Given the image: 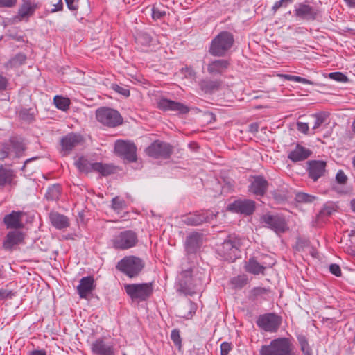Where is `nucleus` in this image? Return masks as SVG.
<instances>
[{
    "label": "nucleus",
    "instance_id": "f257e3e1",
    "mask_svg": "<svg viewBox=\"0 0 355 355\" xmlns=\"http://www.w3.org/2000/svg\"><path fill=\"white\" fill-rule=\"evenodd\" d=\"M234 44L233 34L227 31H221L211 40L209 53L215 57H224L232 48Z\"/></svg>",
    "mask_w": 355,
    "mask_h": 355
},
{
    "label": "nucleus",
    "instance_id": "f03ea898",
    "mask_svg": "<svg viewBox=\"0 0 355 355\" xmlns=\"http://www.w3.org/2000/svg\"><path fill=\"white\" fill-rule=\"evenodd\" d=\"M259 355H293L292 340L286 337L272 339L269 344L261 347Z\"/></svg>",
    "mask_w": 355,
    "mask_h": 355
},
{
    "label": "nucleus",
    "instance_id": "7ed1b4c3",
    "mask_svg": "<svg viewBox=\"0 0 355 355\" xmlns=\"http://www.w3.org/2000/svg\"><path fill=\"white\" fill-rule=\"evenodd\" d=\"M144 267V261L133 255L125 256L116 265V270L129 278L138 277Z\"/></svg>",
    "mask_w": 355,
    "mask_h": 355
},
{
    "label": "nucleus",
    "instance_id": "20e7f679",
    "mask_svg": "<svg viewBox=\"0 0 355 355\" xmlns=\"http://www.w3.org/2000/svg\"><path fill=\"white\" fill-rule=\"evenodd\" d=\"M124 289L132 301L137 302L148 300L154 290L153 282L125 284Z\"/></svg>",
    "mask_w": 355,
    "mask_h": 355
},
{
    "label": "nucleus",
    "instance_id": "39448f33",
    "mask_svg": "<svg viewBox=\"0 0 355 355\" xmlns=\"http://www.w3.org/2000/svg\"><path fill=\"white\" fill-rule=\"evenodd\" d=\"M241 240L235 236H229L218 247V254L225 261L234 262L240 256Z\"/></svg>",
    "mask_w": 355,
    "mask_h": 355
},
{
    "label": "nucleus",
    "instance_id": "423d86ee",
    "mask_svg": "<svg viewBox=\"0 0 355 355\" xmlns=\"http://www.w3.org/2000/svg\"><path fill=\"white\" fill-rule=\"evenodd\" d=\"M96 118L103 125L114 128L123 123L120 113L112 108L102 107L96 110Z\"/></svg>",
    "mask_w": 355,
    "mask_h": 355
},
{
    "label": "nucleus",
    "instance_id": "0eeeda50",
    "mask_svg": "<svg viewBox=\"0 0 355 355\" xmlns=\"http://www.w3.org/2000/svg\"><path fill=\"white\" fill-rule=\"evenodd\" d=\"M112 243L113 247L116 250H128L135 247L137 244V234L132 230H123L119 232L113 237Z\"/></svg>",
    "mask_w": 355,
    "mask_h": 355
},
{
    "label": "nucleus",
    "instance_id": "6e6552de",
    "mask_svg": "<svg viewBox=\"0 0 355 355\" xmlns=\"http://www.w3.org/2000/svg\"><path fill=\"white\" fill-rule=\"evenodd\" d=\"M196 285L192 277V270L189 268L182 271L175 284L176 291L184 295H192L196 293Z\"/></svg>",
    "mask_w": 355,
    "mask_h": 355
},
{
    "label": "nucleus",
    "instance_id": "1a4fd4ad",
    "mask_svg": "<svg viewBox=\"0 0 355 355\" xmlns=\"http://www.w3.org/2000/svg\"><path fill=\"white\" fill-rule=\"evenodd\" d=\"M216 218V214L207 209L189 213L183 216L182 221L187 225L198 226L203 223H211Z\"/></svg>",
    "mask_w": 355,
    "mask_h": 355
},
{
    "label": "nucleus",
    "instance_id": "9d476101",
    "mask_svg": "<svg viewBox=\"0 0 355 355\" xmlns=\"http://www.w3.org/2000/svg\"><path fill=\"white\" fill-rule=\"evenodd\" d=\"M282 322V318L275 313H268L260 315L256 321V324L259 328L270 333L277 332Z\"/></svg>",
    "mask_w": 355,
    "mask_h": 355
},
{
    "label": "nucleus",
    "instance_id": "9b49d317",
    "mask_svg": "<svg viewBox=\"0 0 355 355\" xmlns=\"http://www.w3.org/2000/svg\"><path fill=\"white\" fill-rule=\"evenodd\" d=\"M146 153L155 159H168L173 153V146L160 140H155L146 149Z\"/></svg>",
    "mask_w": 355,
    "mask_h": 355
},
{
    "label": "nucleus",
    "instance_id": "f8f14e48",
    "mask_svg": "<svg viewBox=\"0 0 355 355\" xmlns=\"http://www.w3.org/2000/svg\"><path fill=\"white\" fill-rule=\"evenodd\" d=\"M114 150L119 157L128 162L137 161V146L133 142L118 140L115 143Z\"/></svg>",
    "mask_w": 355,
    "mask_h": 355
},
{
    "label": "nucleus",
    "instance_id": "ddd939ff",
    "mask_svg": "<svg viewBox=\"0 0 355 355\" xmlns=\"http://www.w3.org/2000/svg\"><path fill=\"white\" fill-rule=\"evenodd\" d=\"M261 223L276 233H283L288 230L287 223L284 216L279 214H266L261 217Z\"/></svg>",
    "mask_w": 355,
    "mask_h": 355
},
{
    "label": "nucleus",
    "instance_id": "4468645a",
    "mask_svg": "<svg viewBox=\"0 0 355 355\" xmlns=\"http://www.w3.org/2000/svg\"><path fill=\"white\" fill-rule=\"evenodd\" d=\"M157 107L163 112L171 111L180 114H187L190 110L187 105L180 102L167 99L164 97H162L157 100Z\"/></svg>",
    "mask_w": 355,
    "mask_h": 355
},
{
    "label": "nucleus",
    "instance_id": "2eb2a0df",
    "mask_svg": "<svg viewBox=\"0 0 355 355\" xmlns=\"http://www.w3.org/2000/svg\"><path fill=\"white\" fill-rule=\"evenodd\" d=\"M295 16L305 21H314L317 19L319 10L306 2L300 3L295 6Z\"/></svg>",
    "mask_w": 355,
    "mask_h": 355
},
{
    "label": "nucleus",
    "instance_id": "dca6fc26",
    "mask_svg": "<svg viewBox=\"0 0 355 355\" xmlns=\"http://www.w3.org/2000/svg\"><path fill=\"white\" fill-rule=\"evenodd\" d=\"M83 141V137L79 134L71 132L66 135L60 140L61 153L63 156L69 155Z\"/></svg>",
    "mask_w": 355,
    "mask_h": 355
},
{
    "label": "nucleus",
    "instance_id": "f3484780",
    "mask_svg": "<svg viewBox=\"0 0 355 355\" xmlns=\"http://www.w3.org/2000/svg\"><path fill=\"white\" fill-rule=\"evenodd\" d=\"M256 208V202L251 199L237 200L228 205V209L236 213L250 216Z\"/></svg>",
    "mask_w": 355,
    "mask_h": 355
},
{
    "label": "nucleus",
    "instance_id": "a211bd4d",
    "mask_svg": "<svg viewBox=\"0 0 355 355\" xmlns=\"http://www.w3.org/2000/svg\"><path fill=\"white\" fill-rule=\"evenodd\" d=\"M252 179L248 191L256 196L263 197L270 185L268 181L263 175H254Z\"/></svg>",
    "mask_w": 355,
    "mask_h": 355
},
{
    "label": "nucleus",
    "instance_id": "6ab92c4d",
    "mask_svg": "<svg viewBox=\"0 0 355 355\" xmlns=\"http://www.w3.org/2000/svg\"><path fill=\"white\" fill-rule=\"evenodd\" d=\"M327 163L323 160H309L307 162V172L310 179L316 182L326 173Z\"/></svg>",
    "mask_w": 355,
    "mask_h": 355
},
{
    "label": "nucleus",
    "instance_id": "aec40b11",
    "mask_svg": "<svg viewBox=\"0 0 355 355\" xmlns=\"http://www.w3.org/2000/svg\"><path fill=\"white\" fill-rule=\"evenodd\" d=\"M16 173L13 169L0 166V189L16 186Z\"/></svg>",
    "mask_w": 355,
    "mask_h": 355
},
{
    "label": "nucleus",
    "instance_id": "412c9836",
    "mask_svg": "<svg viewBox=\"0 0 355 355\" xmlns=\"http://www.w3.org/2000/svg\"><path fill=\"white\" fill-rule=\"evenodd\" d=\"M230 66V62L225 59L211 60L207 67L209 74L216 76L225 73Z\"/></svg>",
    "mask_w": 355,
    "mask_h": 355
},
{
    "label": "nucleus",
    "instance_id": "4be33fe9",
    "mask_svg": "<svg viewBox=\"0 0 355 355\" xmlns=\"http://www.w3.org/2000/svg\"><path fill=\"white\" fill-rule=\"evenodd\" d=\"M91 351L94 355H114L113 345L107 343L103 338H99L92 343Z\"/></svg>",
    "mask_w": 355,
    "mask_h": 355
},
{
    "label": "nucleus",
    "instance_id": "5701e85b",
    "mask_svg": "<svg viewBox=\"0 0 355 355\" xmlns=\"http://www.w3.org/2000/svg\"><path fill=\"white\" fill-rule=\"evenodd\" d=\"M202 243V234L193 232L188 235L185 240V250L188 254H193Z\"/></svg>",
    "mask_w": 355,
    "mask_h": 355
},
{
    "label": "nucleus",
    "instance_id": "b1692460",
    "mask_svg": "<svg viewBox=\"0 0 355 355\" xmlns=\"http://www.w3.org/2000/svg\"><path fill=\"white\" fill-rule=\"evenodd\" d=\"M24 234L18 230L10 231L3 243V247L5 250L12 251L15 245L24 242Z\"/></svg>",
    "mask_w": 355,
    "mask_h": 355
},
{
    "label": "nucleus",
    "instance_id": "393cba45",
    "mask_svg": "<svg viewBox=\"0 0 355 355\" xmlns=\"http://www.w3.org/2000/svg\"><path fill=\"white\" fill-rule=\"evenodd\" d=\"M24 213L20 211H12L3 218V223L7 229L18 230L24 227L21 218Z\"/></svg>",
    "mask_w": 355,
    "mask_h": 355
},
{
    "label": "nucleus",
    "instance_id": "a878e982",
    "mask_svg": "<svg viewBox=\"0 0 355 355\" xmlns=\"http://www.w3.org/2000/svg\"><path fill=\"white\" fill-rule=\"evenodd\" d=\"M94 279L92 276L83 277L77 286V291L80 298H87L88 295L95 289Z\"/></svg>",
    "mask_w": 355,
    "mask_h": 355
},
{
    "label": "nucleus",
    "instance_id": "bb28decb",
    "mask_svg": "<svg viewBox=\"0 0 355 355\" xmlns=\"http://www.w3.org/2000/svg\"><path fill=\"white\" fill-rule=\"evenodd\" d=\"M6 142L8 144L11 153H14L15 157H21L26 149L24 139L21 137H11Z\"/></svg>",
    "mask_w": 355,
    "mask_h": 355
},
{
    "label": "nucleus",
    "instance_id": "cd10ccee",
    "mask_svg": "<svg viewBox=\"0 0 355 355\" xmlns=\"http://www.w3.org/2000/svg\"><path fill=\"white\" fill-rule=\"evenodd\" d=\"M311 153L312 152L310 149L300 144H297L295 149L288 153V158L293 162H297L306 159L311 156Z\"/></svg>",
    "mask_w": 355,
    "mask_h": 355
},
{
    "label": "nucleus",
    "instance_id": "c85d7f7f",
    "mask_svg": "<svg viewBox=\"0 0 355 355\" xmlns=\"http://www.w3.org/2000/svg\"><path fill=\"white\" fill-rule=\"evenodd\" d=\"M49 220L51 225L58 230L66 229L70 225L69 218L57 211H51L49 214Z\"/></svg>",
    "mask_w": 355,
    "mask_h": 355
},
{
    "label": "nucleus",
    "instance_id": "c756f323",
    "mask_svg": "<svg viewBox=\"0 0 355 355\" xmlns=\"http://www.w3.org/2000/svg\"><path fill=\"white\" fill-rule=\"evenodd\" d=\"M37 8L38 6L36 3L30 0L23 1L18 10V15L22 19L29 18L35 13Z\"/></svg>",
    "mask_w": 355,
    "mask_h": 355
},
{
    "label": "nucleus",
    "instance_id": "7c9ffc66",
    "mask_svg": "<svg viewBox=\"0 0 355 355\" xmlns=\"http://www.w3.org/2000/svg\"><path fill=\"white\" fill-rule=\"evenodd\" d=\"M220 81L209 79L202 80L199 83L200 89L205 94H212L218 90L220 86Z\"/></svg>",
    "mask_w": 355,
    "mask_h": 355
},
{
    "label": "nucleus",
    "instance_id": "2f4dec72",
    "mask_svg": "<svg viewBox=\"0 0 355 355\" xmlns=\"http://www.w3.org/2000/svg\"><path fill=\"white\" fill-rule=\"evenodd\" d=\"M75 166L81 173H89L92 171H94V163H90L89 160L83 156L79 157L75 162Z\"/></svg>",
    "mask_w": 355,
    "mask_h": 355
},
{
    "label": "nucleus",
    "instance_id": "473e14b6",
    "mask_svg": "<svg viewBox=\"0 0 355 355\" xmlns=\"http://www.w3.org/2000/svg\"><path fill=\"white\" fill-rule=\"evenodd\" d=\"M94 171L99 173L103 176H107L115 173L116 168L112 164L94 162Z\"/></svg>",
    "mask_w": 355,
    "mask_h": 355
},
{
    "label": "nucleus",
    "instance_id": "72a5a7b5",
    "mask_svg": "<svg viewBox=\"0 0 355 355\" xmlns=\"http://www.w3.org/2000/svg\"><path fill=\"white\" fill-rule=\"evenodd\" d=\"M246 270L253 275L263 274L266 267L261 265L254 258H250L248 260L247 266L245 267Z\"/></svg>",
    "mask_w": 355,
    "mask_h": 355
},
{
    "label": "nucleus",
    "instance_id": "f704fd0d",
    "mask_svg": "<svg viewBox=\"0 0 355 355\" xmlns=\"http://www.w3.org/2000/svg\"><path fill=\"white\" fill-rule=\"evenodd\" d=\"M53 103L58 109L65 112L69 110L71 101L67 97L56 95L53 98Z\"/></svg>",
    "mask_w": 355,
    "mask_h": 355
},
{
    "label": "nucleus",
    "instance_id": "c9c22d12",
    "mask_svg": "<svg viewBox=\"0 0 355 355\" xmlns=\"http://www.w3.org/2000/svg\"><path fill=\"white\" fill-rule=\"evenodd\" d=\"M248 283L246 275H240L230 279V284L234 289H241Z\"/></svg>",
    "mask_w": 355,
    "mask_h": 355
},
{
    "label": "nucleus",
    "instance_id": "e433bc0d",
    "mask_svg": "<svg viewBox=\"0 0 355 355\" xmlns=\"http://www.w3.org/2000/svg\"><path fill=\"white\" fill-rule=\"evenodd\" d=\"M135 42L137 44L144 46H150V44L152 42V37L150 34L146 32L140 31L138 32L135 37Z\"/></svg>",
    "mask_w": 355,
    "mask_h": 355
},
{
    "label": "nucleus",
    "instance_id": "4c0bfd02",
    "mask_svg": "<svg viewBox=\"0 0 355 355\" xmlns=\"http://www.w3.org/2000/svg\"><path fill=\"white\" fill-rule=\"evenodd\" d=\"M297 339L300 346V349L304 355H313L312 349L309 346L306 337L303 334H298Z\"/></svg>",
    "mask_w": 355,
    "mask_h": 355
},
{
    "label": "nucleus",
    "instance_id": "58836bf2",
    "mask_svg": "<svg viewBox=\"0 0 355 355\" xmlns=\"http://www.w3.org/2000/svg\"><path fill=\"white\" fill-rule=\"evenodd\" d=\"M335 211V205L333 203H326L320 211L319 214H318V217L320 219L323 220L324 218L331 216Z\"/></svg>",
    "mask_w": 355,
    "mask_h": 355
},
{
    "label": "nucleus",
    "instance_id": "ea45409f",
    "mask_svg": "<svg viewBox=\"0 0 355 355\" xmlns=\"http://www.w3.org/2000/svg\"><path fill=\"white\" fill-rule=\"evenodd\" d=\"M60 193V187L54 184L49 187L45 194V197L49 200H55L59 198Z\"/></svg>",
    "mask_w": 355,
    "mask_h": 355
},
{
    "label": "nucleus",
    "instance_id": "a19ab883",
    "mask_svg": "<svg viewBox=\"0 0 355 355\" xmlns=\"http://www.w3.org/2000/svg\"><path fill=\"white\" fill-rule=\"evenodd\" d=\"M19 116L24 121L31 122L35 117L33 110L32 108H21L19 112Z\"/></svg>",
    "mask_w": 355,
    "mask_h": 355
},
{
    "label": "nucleus",
    "instance_id": "79ce46f5",
    "mask_svg": "<svg viewBox=\"0 0 355 355\" xmlns=\"http://www.w3.org/2000/svg\"><path fill=\"white\" fill-rule=\"evenodd\" d=\"M26 60V55L23 53H19L15 56L11 58L9 60V64L11 67H18L25 63Z\"/></svg>",
    "mask_w": 355,
    "mask_h": 355
},
{
    "label": "nucleus",
    "instance_id": "37998d69",
    "mask_svg": "<svg viewBox=\"0 0 355 355\" xmlns=\"http://www.w3.org/2000/svg\"><path fill=\"white\" fill-rule=\"evenodd\" d=\"M282 76L284 77V78L285 80H289V81H294V82H297V83H303V84H309V85H316V83H315L314 82H313L310 80H308L305 78H302V77L297 76H293V75H290V74H284V75H282Z\"/></svg>",
    "mask_w": 355,
    "mask_h": 355
},
{
    "label": "nucleus",
    "instance_id": "c03bdc74",
    "mask_svg": "<svg viewBox=\"0 0 355 355\" xmlns=\"http://www.w3.org/2000/svg\"><path fill=\"white\" fill-rule=\"evenodd\" d=\"M112 209L114 211H120L126 208V203L123 199L120 198L118 196H116L112 200Z\"/></svg>",
    "mask_w": 355,
    "mask_h": 355
},
{
    "label": "nucleus",
    "instance_id": "a18cd8bd",
    "mask_svg": "<svg viewBox=\"0 0 355 355\" xmlns=\"http://www.w3.org/2000/svg\"><path fill=\"white\" fill-rule=\"evenodd\" d=\"M313 116L315 118L313 130H315L318 129L323 123L325 122L327 118V114L325 112H320L313 114Z\"/></svg>",
    "mask_w": 355,
    "mask_h": 355
},
{
    "label": "nucleus",
    "instance_id": "49530a36",
    "mask_svg": "<svg viewBox=\"0 0 355 355\" xmlns=\"http://www.w3.org/2000/svg\"><path fill=\"white\" fill-rule=\"evenodd\" d=\"M171 339L175 346L180 350L182 348V338L180 336V331L178 329H174L171 331Z\"/></svg>",
    "mask_w": 355,
    "mask_h": 355
},
{
    "label": "nucleus",
    "instance_id": "de8ad7c7",
    "mask_svg": "<svg viewBox=\"0 0 355 355\" xmlns=\"http://www.w3.org/2000/svg\"><path fill=\"white\" fill-rule=\"evenodd\" d=\"M315 199V196L302 192L297 193L295 196L296 201L301 203L312 202Z\"/></svg>",
    "mask_w": 355,
    "mask_h": 355
},
{
    "label": "nucleus",
    "instance_id": "09e8293b",
    "mask_svg": "<svg viewBox=\"0 0 355 355\" xmlns=\"http://www.w3.org/2000/svg\"><path fill=\"white\" fill-rule=\"evenodd\" d=\"M10 155L11 151L7 142L0 143V161H3L5 159L10 157Z\"/></svg>",
    "mask_w": 355,
    "mask_h": 355
},
{
    "label": "nucleus",
    "instance_id": "8fccbe9b",
    "mask_svg": "<svg viewBox=\"0 0 355 355\" xmlns=\"http://www.w3.org/2000/svg\"><path fill=\"white\" fill-rule=\"evenodd\" d=\"M328 76L329 78L339 83H345L349 82V78L347 77V76L341 72H332L329 73Z\"/></svg>",
    "mask_w": 355,
    "mask_h": 355
},
{
    "label": "nucleus",
    "instance_id": "3c124183",
    "mask_svg": "<svg viewBox=\"0 0 355 355\" xmlns=\"http://www.w3.org/2000/svg\"><path fill=\"white\" fill-rule=\"evenodd\" d=\"M166 15V11L160 7L153 6L152 8V17L155 20L161 19Z\"/></svg>",
    "mask_w": 355,
    "mask_h": 355
},
{
    "label": "nucleus",
    "instance_id": "603ef678",
    "mask_svg": "<svg viewBox=\"0 0 355 355\" xmlns=\"http://www.w3.org/2000/svg\"><path fill=\"white\" fill-rule=\"evenodd\" d=\"M270 292V289L264 287H254L251 290V295L254 298H257L259 296H262Z\"/></svg>",
    "mask_w": 355,
    "mask_h": 355
},
{
    "label": "nucleus",
    "instance_id": "864d4df0",
    "mask_svg": "<svg viewBox=\"0 0 355 355\" xmlns=\"http://www.w3.org/2000/svg\"><path fill=\"white\" fill-rule=\"evenodd\" d=\"M16 295V292L12 290L0 288V300L12 299Z\"/></svg>",
    "mask_w": 355,
    "mask_h": 355
},
{
    "label": "nucleus",
    "instance_id": "5fc2aeb1",
    "mask_svg": "<svg viewBox=\"0 0 355 355\" xmlns=\"http://www.w3.org/2000/svg\"><path fill=\"white\" fill-rule=\"evenodd\" d=\"M111 87L114 91L123 95L125 97H128L130 94V90L126 87H122L117 84H112Z\"/></svg>",
    "mask_w": 355,
    "mask_h": 355
},
{
    "label": "nucleus",
    "instance_id": "6e6d98bb",
    "mask_svg": "<svg viewBox=\"0 0 355 355\" xmlns=\"http://www.w3.org/2000/svg\"><path fill=\"white\" fill-rule=\"evenodd\" d=\"M348 180L347 176L343 170H339L336 175V182L340 185H345Z\"/></svg>",
    "mask_w": 355,
    "mask_h": 355
},
{
    "label": "nucleus",
    "instance_id": "4d7b16f0",
    "mask_svg": "<svg viewBox=\"0 0 355 355\" xmlns=\"http://www.w3.org/2000/svg\"><path fill=\"white\" fill-rule=\"evenodd\" d=\"M188 313L187 315H183V318L186 319L191 318L193 315L196 313L197 309L196 304L189 300L188 303Z\"/></svg>",
    "mask_w": 355,
    "mask_h": 355
},
{
    "label": "nucleus",
    "instance_id": "13d9d810",
    "mask_svg": "<svg viewBox=\"0 0 355 355\" xmlns=\"http://www.w3.org/2000/svg\"><path fill=\"white\" fill-rule=\"evenodd\" d=\"M232 349V345L231 343L223 342L220 345V355H228Z\"/></svg>",
    "mask_w": 355,
    "mask_h": 355
},
{
    "label": "nucleus",
    "instance_id": "bf43d9fd",
    "mask_svg": "<svg viewBox=\"0 0 355 355\" xmlns=\"http://www.w3.org/2000/svg\"><path fill=\"white\" fill-rule=\"evenodd\" d=\"M69 10L77 12L79 8V0H64Z\"/></svg>",
    "mask_w": 355,
    "mask_h": 355
},
{
    "label": "nucleus",
    "instance_id": "052dcab7",
    "mask_svg": "<svg viewBox=\"0 0 355 355\" xmlns=\"http://www.w3.org/2000/svg\"><path fill=\"white\" fill-rule=\"evenodd\" d=\"M329 271L336 277H340L342 275L341 269L338 264L332 263L329 266Z\"/></svg>",
    "mask_w": 355,
    "mask_h": 355
},
{
    "label": "nucleus",
    "instance_id": "680f3d73",
    "mask_svg": "<svg viewBox=\"0 0 355 355\" xmlns=\"http://www.w3.org/2000/svg\"><path fill=\"white\" fill-rule=\"evenodd\" d=\"M297 130L304 134H307L309 130V125L306 123L300 121L297 122Z\"/></svg>",
    "mask_w": 355,
    "mask_h": 355
},
{
    "label": "nucleus",
    "instance_id": "e2e57ef3",
    "mask_svg": "<svg viewBox=\"0 0 355 355\" xmlns=\"http://www.w3.org/2000/svg\"><path fill=\"white\" fill-rule=\"evenodd\" d=\"M17 2V0H0V8H12Z\"/></svg>",
    "mask_w": 355,
    "mask_h": 355
},
{
    "label": "nucleus",
    "instance_id": "0e129e2a",
    "mask_svg": "<svg viewBox=\"0 0 355 355\" xmlns=\"http://www.w3.org/2000/svg\"><path fill=\"white\" fill-rule=\"evenodd\" d=\"M181 71L182 73H184L187 77L190 78H193L196 77V72L191 67H186L182 68Z\"/></svg>",
    "mask_w": 355,
    "mask_h": 355
},
{
    "label": "nucleus",
    "instance_id": "69168bd1",
    "mask_svg": "<svg viewBox=\"0 0 355 355\" xmlns=\"http://www.w3.org/2000/svg\"><path fill=\"white\" fill-rule=\"evenodd\" d=\"M53 8L50 10L51 13L62 11L64 8L62 0H58V2L53 5Z\"/></svg>",
    "mask_w": 355,
    "mask_h": 355
},
{
    "label": "nucleus",
    "instance_id": "338daca9",
    "mask_svg": "<svg viewBox=\"0 0 355 355\" xmlns=\"http://www.w3.org/2000/svg\"><path fill=\"white\" fill-rule=\"evenodd\" d=\"M8 82V79L6 77L0 75V92L6 89Z\"/></svg>",
    "mask_w": 355,
    "mask_h": 355
},
{
    "label": "nucleus",
    "instance_id": "774afa93",
    "mask_svg": "<svg viewBox=\"0 0 355 355\" xmlns=\"http://www.w3.org/2000/svg\"><path fill=\"white\" fill-rule=\"evenodd\" d=\"M31 355H46V352L44 349H35L31 352Z\"/></svg>",
    "mask_w": 355,
    "mask_h": 355
}]
</instances>
